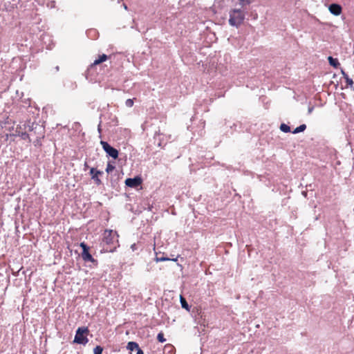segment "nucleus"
Masks as SVG:
<instances>
[{
    "label": "nucleus",
    "mask_w": 354,
    "mask_h": 354,
    "mask_svg": "<svg viewBox=\"0 0 354 354\" xmlns=\"http://www.w3.org/2000/svg\"><path fill=\"white\" fill-rule=\"evenodd\" d=\"M328 10L331 14L339 16L342 12V8L339 4L332 3L329 6Z\"/></svg>",
    "instance_id": "nucleus-7"
},
{
    "label": "nucleus",
    "mask_w": 354,
    "mask_h": 354,
    "mask_svg": "<svg viewBox=\"0 0 354 354\" xmlns=\"http://www.w3.org/2000/svg\"><path fill=\"white\" fill-rule=\"evenodd\" d=\"M313 109H314V108H313V106L309 107V108H308V113H311L313 112Z\"/></svg>",
    "instance_id": "nucleus-25"
},
{
    "label": "nucleus",
    "mask_w": 354,
    "mask_h": 354,
    "mask_svg": "<svg viewBox=\"0 0 354 354\" xmlns=\"http://www.w3.org/2000/svg\"><path fill=\"white\" fill-rule=\"evenodd\" d=\"M119 235L116 231L105 230L101 242L104 252H113L120 246Z\"/></svg>",
    "instance_id": "nucleus-1"
},
{
    "label": "nucleus",
    "mask_w": 354,
    "mask_h": 354,
    "mask_svg": "<svg viewBox=\"0 0 354 354\" xmlns=\"http://www.w3.org/2000/svg\"><path fill=\"white\" fill-rule=\"evenodd\" d=\"M177 261V259H169V257H157L156 258V261Z\"/></svg>",
    "instance_id": "nucleus-17"
},
{
    "label": "nucleus",
    "mask_w": 354,
    "mask_h": 354,
    "mask_svg": "<svg viewBox=\"0 0 354 354\" xmlns=\"http://www.w3.org/2000/svg\"><path fill=\"white\" fill-rule=\"evenodd\" d=\"M23 140H28L30 142V136L26 133V131H24L19 136Z\"/></svg>",
    "instance_id": "nucleus-20"
},
{
    "label": "nucleus",
    "mask_w": 354,
    "mask_h": 354,
    "mask_svg": "<svg viewBox=\"0 0 354 354\" xmlns=\"http://www.w3.org/2000/svg\"><path fill=\"white\" fill-rule=\"evenodd\" d=\"M306 129V124H301L299 127L295 129V130L292 131V133L296 134V133L302 132V131H305Z\"/></svg>",
    "instance_id": "nucleus-14"
},
{
    "label": "nucleus",
    "mask_w": 354,
    "mask_h": 354,
    "mask_svg": "<svg viewBox=\"0 0 354 354\" xmlns=\"http://www.w3.org/2000/svg\"><path fill=\"white\" fill-rule=\"evenodd\" d=\"M168 347L171 348V349H173V346L171 345H169L168 346Z\"/></svg>",
    "instance_id": "nucleus-27"
},
{
    "label": "nucleus",
    "mask_w": 354,
    "mask_h": 354,
    "mask_svg": "<svg viewBox=\"0 0 354 354\" xmlns=\"http://www.w3.org/2000/svg\"><path fill=\"white\" fill-rule=\"evenodd\" d=\"M180 304L183 308L186 309L187 310H189V305L186 299L182 296H180Z\"/></svg>",
    "instance_id": "nucleus-15"
},
{
    "label": "nucleus",
    "mask_w": 354,
    "mask_h": 354,
    "mask_svg": "<svg viewBox=\"0 0 354 354\" xmlns=\"http://www.w3.org/2000/svg\"><path fill=\"white\" fill-rule=\"evenodd\" d=\"M280 129L285 133L290 132V127L286 124H281Z\"/></svg>",
    "instance_id": "nucleus-16"
},
{
    "label": "nucleus",
    "mask_w": 354,
    "mask_h": 354,
    "mask_svg": "<svg viewBox=\"0 0 354 354\" xmlns=\"http://www.w3.org/2000/svg\"><path fill=\"white\" fill-rule=\"evenodd\" d=\"M100 144L103 149L111 157L116 159L118 157V151L112 147L108 142L105 141H101Z\"/></svg>",
    "instance_id": "nucleus-5"
},
{
    "label": "nucleus",
    "mask_w": 354,
    "mask_h": 354,
    "mask_svg": "<svg viewBox=\"0 0 354 354\" xmlns=\"http://www.w3.org/2000/svg\"><path fill=\"white\" fill-rule=\"evenodd\" d=\"M115 169V166L109 162L106 166V171L107 173H111Z\"/></svg>",
    "instance_id": "nucleus-22"
},
{
    "label": "nucleus",
    "mask_w": 354,
    "mask_h": 354,
    "mask_svg": "<svg viewBox=\"0 0 354 354\" xmlns=\"http://www.w3.org/2000/svg\"><path fill=\"white\" fill-rule=\"evenodd\" d=\"M97 171H99L98 170H96L95 168L92 167L90 169V174L91 175V177L95 175V174H96Z\"/></svg>",
    "instance_id": "nucleus-24"
},
{
    "label": "nucleus",
    "mask_w": 354,
    "mask_h": 354,
    "mask_svg": "<svg viewBox=\"0 0 354 354\" xmlns=\"http://www.w3.org/2000/svg\"><path fill=\"white\" fill-rule=\"evenodd\" d=\"M157 339L158 340V342H160L161 343H163L166 341V339L164 337L163 333L160 332L158 334Z\"/></svg>",
    "instance_id": "nucleus-19"
},
{
    "label": "nucleus",
    "mask_w": 354,
    "mask_h": 354,
    "mask_svg": "<svg viewBox=\"0 0 354 354\" xmlns=\"http://www.w3.org/2000/svg\"><path fill=\"white\" fill-rule=\"evenodd\" d=\"M245 12L241 8H232L229 11V24L232 26L239 28L244 22Z\"/></svg>",
    "instance_id": "nucleus-2"
},
{
    "label": "nucleus",
    "mask_w": 354,
    "mask_h": 354,
    "mask_svg": "<svg viewBox=\"0 0 354 354\" xmlns=\"http://www.w3.org/2000/svg\"><path fill=\"white\" fill-rule=\"evenodd\" d=\"M89 330L87 327H80L76 331L74 342L77 344H86L88 342L86 335Z\"/></svg>",
    "instance_id": "nucleus-3"
},
{
    "label": "nucleus",
    "mask_w": 354,
    "mask_h": 354,
    "mask_svg": "<svg viewBox=\"0 0 354 354\" xmlns=\"http://www.w3.org/2000/svg\"><path fill=\"white\" fill-rule=\"evenodd\" d=\"M110 58H111V55L108 56L105 54L100 55H99L98 58L96 59L93 62V63L91 64L90 67L93 68V66H95L96 65L100 64L101 63L106 62V60H108Z\"/></svg>",
    "instance_id": "nucleus-9"
},
{
    "label": "nucleus",
    "mask_w": 354,
    "mask_h": 354,
    "mask_svg": "<svg viewBox=\"0 0 354 354\" xmlns=\"http://www.w3.org/2000/svg\"><path fill=\"white\" fill-rule=\"evenodd\" d=\"M178 256H177L176 257H174V255H171V257L170 259H178Z\"/></svg>",
    "instance_id": "nucleus-26"
},
{
    "label": "nucleus",
    "mask_w": 354,
    "mask_h": 354,
    "mask_svg": "<svg viewBox=\"0 0 354 354\" xmlns=\"http://www.w3.org/2000/svg\"><path fill=\"white\" fill-rule=\"evenodd\" d=\"M329 64L335 68H337L339 66V62L337 59L333 58L332 57H328Z\"/></svg>",
    "instance_id": "nucleus-11"
},
{
    "label": "nucleus",
    "mask_w": 354,
    "mask_h": 354,
    "mask_svg": "<svg viewBox=\"0 0 354 354\" xmlns=\"http://www.w3.org/2000/svg\"><path fill=\"white\" fill-rule=\"evenodd\" d=\"M103 172L101 171H97L95 175L92 176V179L95 181V183L97 185H100L102 184V180L100 179L99 176L102 175Z\"/></svg>",
    "instance_id": "nucleus-10"
},
{
    "label": "nucleus",
    "mask_w": 354,
    "mask_h": 354,
    "mask_svg": "<svg viewBox=\"0 0 354 354\" xmlns=\"http://www.w3.org/2000/svg\"><path fill=\"white\" fill-rule=\"evenodd\" d=\"M342 73L344 76V78L346 80L347 85L352 86L353 84V81L351 78H349L348 75L344 71H342Z\"/></svg>",
    "instance_id": "nucleus-13"
},
{
    "label": "nucleus",
    "mask_w": 354,
    "mask_h": 354,
    "mask_svg": "<svg viewBox=\"0 0 354 354\" xmlns=\"http://www.w3.org/2000/svg\"><path fill=\"white\" fill-rule=\"evenodd\" d=\"M127 348L130 351H136V354H144L143 351L139 347L138 344L135 342H129L127 344Z\"/></svg>",
    "instance_id": "nucleus-8"
},
{
    "label": "nucleus",
    "mask_w": 354,
    "mask_h": 354,
    "mask_svg": "<svg viewBox=\"0 0 354 354\" xmlns=\"http://www.w3.org/2000/svg\"><path fill=\"white\" fill-rule=\"evenodd\" d=\"M133 99H127L125 102V104L128 107H132L133 106Z\"/></svg>",
    "instance_id": "nucleus-23"
},
{
    "label": "nucleus",
    "mask_w": 354,
    "mask_h": 354,
    "mask_svg": "<svg viewBox=\"0 0 354 354\" xmlns=\"http://www.w3.org/2000/svg\"><path fill=\"white\" fill-rule=\"evenodd\" d=\"M80 246L82 249V257L84 261H89L93 263L94 265H97V261L95 259L92 255L89 253V248L87 245L82 242L80 244Z\"/></svg>",
    "instance_id": "nucleus-4"
},
{
    "label": "nucleus",
    "mask_w": 354,
    "mask_h": 354,
    "mask_svg": "<svg viewBox=\"0 0 354 354\" xmlns=\"http://www.w3.org/2000/svg\"><path fill=\"white\" fill-rule=\"evenodd\" d=\"M239 5L243 8L245 6L250 5L252 3L251 0H239Z\"/></svg>",
    "instance_id": "nucleus-18"
},
{
    "label": "nucleus",
    "mask_w": 354,
    "mask_h": 354,
    "mask_svg": "<svg viewBox=\"0 0 354 354\" xmlns=\"http://www.w3.org/2000/svg\"><path fill=\"white\" fill-rule=\"evenodd\" d=\"M142 183V180L140 177L136 176L133 178H127L125 180V185L129 187H137L140 186Z\"/></svg>",
    "instance_id": "nucleus-6"
},
{
    "label": "nucleus",
    "mask_w": 354,
    "mask_h": 354,
    "mask_svg": "<svg viewBox=\"0 0 354 354\" xmlns=\"http://www.w3.org/2000/svg\"><path fill=\"white\" fill-rule=\"evenodd\" d=\"M102 351L103 348L100 346H97L93 350L94 354H102Z\"/></svg>",
    "instance_id": "nucleus-21"
},
{
    "label": "nucleus",
    "mask_w": 354,
    "mask_h": 354,
    "mask_svg": "<svg viewBox=\"0 0 354 354\" xmlns=\"http://www.w3.org/2000/svg\"><path fill=\"white\" fill-rule=\"evenodd\" d=\"M26 129V124H23L22 126H21V125H18V126L17 127V128H16V131H15L16 134H17V136H19V134H21V133H23L24 131H25Z\"/></svg>",
    "instance_id": "nucleus-12"
}]
</instances>
